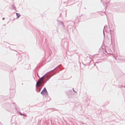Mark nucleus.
Returning a JSON list of instances; mask_svg holds the SVG:
<instances>
[{
    "label": "nucleus",
    "instance_id": "obj_7",
    "mask_svg": "<svg viewBox=\"0 0 125 125\" xmlns=\"http://www.w3.org/2000/svg\"><path fill=\"white\" fill-rule=\"evenodd\" d=\"M4 19H5V18H2V20H4Z\"/></svg>",
    "mask_w": 125,
    "mask_h": 125
},
{
    "label": "nucleus",
    "instance_id": "obj_5",
    "mask_svg": "<svg viewBox=\"0 0 125 125\" xmlns=\"http://www.w3.org/2000/svg\"><path fill=\"white\" fill-rule=\"evenodd\" d=\"M20 114L21 115H23V114L22 113H20Z\"/></svg>",
    "mask_w": 125,
    "mask_h": 125
},
{
    "label": "nucleus",
    "instance_id": "obj_4",
    "mask_svg": "<svg viewBox=\"0 0 125 125\" xmlns=\"http://www.w3.org/2000/svg\"><path fill=\"white\" fill-rule=\"evenodd\" d=\"M23 116H24L25 117H26L27 116L26 115V114H23Z\"/></svg>",
    "mask_w": 125,
    "mask_h": 125
},
{
    "label": "nucleus",
    "instance_id": "obj_8",
    "mask_svg": "<svg viewBox=\"0 0 125 125\" xmlns=\"http://www.w3.org/2000/svg\"><path fill=\"white\" fill-rule=\"evenodd\" d=\"M103 33H104V31H103Z\"/></svg>",
    "mask_w": 125,
    "mask_h": 125
},
{
    "label": "nucleus",
    "instance_id": "obj_9",
    "mask_svg": "<svg viewBox=\"0 0 125 125\" xmlns=\"http://www.w3.org/2000/svg\"><path fill=\"white\" fill-rule=\"evenodd\" d=\"M54 69H53V70H52V71H53V70H54Z\"/></svg>",
    "mask_w": 125,
    "mask_h": 125
},
{
    "label": "nucleus",
    "instance_id": "obj_6",
    "mask_svg": "<svg viewBox=\"0 0 125 125\" xmlns=\"http://www.w3.org/2000/svg\"><path fill=\"white\" fill-rule=\"evenodd\" d=\"M73 91L74 92H75V93L76 92H75V91L74 90V89H73Z\"/></svg>",
    "mask_w": 125,
    "mask_h": 125
},
{
    "label": "nucleus",
    "instance_id": "obj_1",
    "mask_svg": "<svg viewBox=\"0 0 125 125\" xmlns=\"http://www.w3.org/2000/svg\"><path fill=\"white\" fill-rule=\"evenodd\" d=\"M45 75V74L44 75H43V76H42V77H41L38 80V82H37L36 86L37 87V86H40V85L39 84L40 83H42L41 82L44 79V75Z\"/></svg>",
    "mask_w": 125,
    "mask_h": 125
},
{
    "label": "nucleus",
    "instance_id": "obj_2",
    "mask_svg": "<svg viewBox=\"0 0 125 125\" xmlns=\"http://www.w3.org/2000/svg\"><path fill=\"white\" fill-rule=\"evenodd\" d=\"M41 93L42 95L45 94H47V95L48 94V93L45 87L44 88L42 91L41 92Z\"/></svg>",
    "mask_w": 125,
    "mask_h": 125
},
{
    "label": "nucleus",
    "instance_id": "obj_3",
    "mask_svg": "<svg viewBox=\"0 0 125 125\" xmlns=\"http://www.w3.org/2000/svg\"><path fill=\"white\" fill-rule=\"evenodd\" d=\"M16 15L17 16V17L18 18L20 16V15L19 13H16Z\"/></svg>",
    "mask_w": 125,
    "mask_h": 125
}]
</instances>
